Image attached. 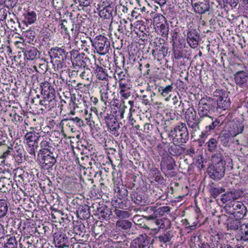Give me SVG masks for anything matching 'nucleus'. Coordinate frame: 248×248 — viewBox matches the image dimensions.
<instances>
[{"mask_svg":"<svg viewBox=\"0 0 248 248\" xmlns=\"http://www.w3.org/2000/svg\"><path fill=\"white\" fill-rule=\"evenodd\" d=\"M212 99L211 98H202L199 103L198 114L200 116L197 118L196 111L193 107L187 108L185 112V119L189 128L197 131L200 129L199 124L204 117H208L212 120V117L209 116L212 108Z\"/></svg>","mask_w":248,"mask_h":248,"instance_id":"obj_1","label":"nucleus"},{"mask_svg":"<svg viewBox=\"0 0 248 248\" xmlns=\"http://www.w3.org/2000/svg\"><path fill=\"white\" fill-rule=\"evenodd\" d=\"M212 165L208 168L210 177L214 180H219L224 177L225 171V163L223 156L218 153L212 157Z\"/></svg>","mask_w":248,"mask_h":248,"instance_id":"obj_2","label":"nucleus"},{"mask_svg":"<svg viewBox=\"0 0 248 248\" xmlns=\"http://www.w3.org/2000/svg\"><path fill=\"white\" fill-rule=\"evenodd\" d=\"M170 134L173 137V141L176 144L185 143L188 140V132L184 123H182L175 127L171 131Z\"/></svg>","mask_w":248,"mask_h":248,"instance_id":"obj_3","label":"nucleus"},{"mask_svg":"<svg viewBox=\"0 0 248 248\" xmlns=\"http://www.w3.org/2000/svg\"><path fill=\"white\" fill-rule=\"evenodd\" d=\"M31 131L27 132L24 137V143L27 146L29 154L35 155V150L38 147V140L40 137L38 132H36L34 128H31Z\"/></svg>","mask_w":248,"mask_h":248,"instance_id":"obj_4","label":"nucleus"},{"mask_svg":"<svg viewBox=\"0 0 248 248\" xmlns=\"http://www.w3.org/2000/svg\"><path fill=\"white\" fill-rule=\"evenodd\" d=\"M92 44L97 52L100 55L107 53L110 48L109 41L106 37L101 35L96 36Z\"/></svg>","mask_w":248,"mask_h":248,"instance_id":"obj_5","label":"nucleus"},{"mask_svg":"<svg viewBox=\"0 0 248 248\" xmlns=\"http://www.w3.org/2000/svg\"><path fill=\"white\" fill-rule=\"evenodd\" d=\"M170 211V207L168 206H149L146 209L148 215L144 216V217L147 220H154L156 218L162 216L165 213Z\"/></svg>","mask_w":248,"mask_h":248,"instance_id":"obj_6","label":"nucleus"},{"mask_svg":"<svg viewBox=\"0 0 248 248\" xmlns=\"http://www.w3.org/2000/svg\"><path fill=\"white\" fill-rule=\"evenodd\" d=\"M214 96L218 97L217 108L218 111L225 110L229 108L231 101L226 93H223L222 91H216L214 93Z\"/></svg>","mask_w":248,"mask_h":248,"instance_id":"obj_7","label":"nucleus"},{"mask_svg":"<svg viewBox=\"0 0 248 248\" xmlns=\"http://www.w3.org/2000/svg\"><path fill=\"white\" fill-rule=\"evenodd\" d=\"M79 58H76V65L78 67L77 71V74L79 75L83 79L90 81L92 77L91 70L88 68H85V62L82 60H79Z\"/></svg>","mask_w":248,"mask_h":248,"instance_id":"obj_8","label":"nucleus"},{"mask_svg":"<svg viewBox=\"0 0 248 248\" xmlns=\"http://www.w3.org/2000/svg\"><path fill=\"white\" fill-rule=\"evenodd\" d=\"M229 213L237 218H242L246 214V208L241 202H236L231 206L226 207Z\"/></svg>","mask_w":248,"mask_h":248,"instance_id":"obj_9","label":"nucleus"},{"mask_svg":"<svg viewBox=\"0 0 248 248\" xmlns=\"http://www.w3.org/2000/svg\"><path fill=\"white\" fill-rule=\"evenodd\" d=\"M151 243V238L146 234H141L133 240L130 244L131 248H147Z\"/></svg>","mask_w":248,"mask_h":248,"instance_id":"obj_10","label":"nucleus"},{"mask_svg":"<svg viewBox=\"0 0 248 248\" xmlns=\"http://www.w3.org/2000/svg\"><path fill=\"white\" fill-rule=\"evenodd\" d=\"M242 195L243 192L242 191L233 189L227 191L225 194H222L220 200L223 203L227 202H232L242 197Z\"/></svg>","mask_w":248,"mask_h":248,"instance_id":"obj_11","label":"nucleus"},{"mask_svg":"<svg viewBox=\"0 0 248 248\" xmlns=\"http://www.w3.org/2000/svg\"><path fill=\"white\" fill-rule=\"evenodd\" d=\"M104 121L110 132H113L114 134L118 136L117 132L120 128V125L117 119L113 115L107 113L104 116Z\"/></svg>","mask_w":248,"mask_h":248,"instance_id":"obj_12","label":"nucleus"},{"mask_svg":"<svg viewBox=\"0 0 248 248\" xmlns=\"http://www.w3.org/2000/svg\"><path fill=\"white\" fill-rule=\"evenodd\" d=\"M187 40L189 46L192 48H195L198 45L200 35L197 31L190 28L187 32Z\"/></svg>","mask_w":248,"mask_h":248,"instance_id":"obj_13","label":"nucleus"},{"mask_svg":"<svg viewBox=\"0 0 248 248\" xmlns=\"http://www.w3.org/2000/svg\"><path fill=\"white\" fill-rule=\"evenodd\" d=\"M54 241L56 247L59 248L68 247L69 245V242L66 235L60 232L55 233Z\"/></svg>","mask_w":248,"mask_h":248,"instance_id":"obj_14","label":"nucleus"},{"mask_svg":"<svg viewBox=\"0 0 248 248\" xmlns=\"http://www.w3.org/2000/svg\"><path fill=\"white\" fill-rule=\"evenodd\" d=\"M192 3L195 12L203 14L208 11L210 8L209 2L207 0H199Z\"/></svg>","mask_w":248,"mask_h":248,"instance_id":"obj_15","label":"nucleus"},{"mask_svg":"<svg viewBox=\"0 0 248 248\" xmlns=\"http://www.w3.org/2000/svg\"><path fill=\"white\" fill-rule=\"evenodd\" d=\"M42 157L41 162L42 164V167L45 169H48L52 167L56 163V160L55 156L52 152L51 153H47L42 154Z\"/></svg>","mask_w":248,"mask_h":248,"instance_id":"obj_16","label":"nucleus"},{"mask_svg":"<svg viewBox=\"0 0 248 248\" xmlns=\"http://www.w3.org/2000/svg\"><path fill=\"white\" fill-rule=\"evenodd\" d=\"M100 93L101 100L104 102L106 106L109 104L111 102V96L109 93L110 92H109L108 82L101 86L100 89Z\"/></svg>","mask_w":248,"mask_h":248,"instance_id":"obj_17","label":"nucleus"},{"mask_svg":"<svg viewBox=\"0 0 248 248\" xmlns=\"http://www.w3.org/2000/svg\"><path fill=\"white\" fill-rule=\"evenodd\" d=\"M52 141L50 139L48 138H43L40 143V147L41 149L40 152L42 154H46L47 153H51L54 152L55 148L52 146Z\"/></svg>","mask_w":248,"mask_h":248,"instance_id":"obj_18","label":"nucleus"},{"mask_svg":"<svg viewBox=\"0 0 248 248\" xmlns=\"http://www.w3.org/2000/svg\"><path fill=\"white\" fill-rule=\"evenodd\" d=\"M229 133L232 137H234L241 133L244 129V125L239 122L232 123L230 125Z\"/></svg>","mask_w":248,"mask_h":248,"instance_id":"obj_19","label":"nucleus"},{"mask_svg":"<svg viewBox=\"0 0 248 248\" xmlns=\"http://www.w3.org/2000/svg\"><path fill=\"white\" fill-rule=\"evenodd\" d=\"M168 53V49L164 46H162L159 49L156 47L153 49L152 54L155 59L160 61L164 59Z\"/></svg>","mask_w":248,"mask_h":248,"instance_id":"obj_20","label":"nucleus"},{"mask_svg":"<svg viewBox=\"0 0 248 248\" xmlns=\"http://www.w3.org/2000/svg\"><path fill=\"white\" fill-rule=\"evenodd\" d=\"M151 221V225L152 228L151 229L156 230L159 229L166 228V223H169V220L165 218L161 219H155L154 220ZM148 229H150L149 227H147Z\"/></svg>","mask_w":248,"mask_h":248,"instance_id":"obj_21","label":"nucleus"},{"mask_svg":"<svg viewBox=\"0 0 248 248\" xmlns=\"http://www.w3.org/2000/svg\"><path fill=\"white\" fill-rule=\"evenodd\" d=\"M132 201L137 204L143 205L148 203L146 197L142 193H139L136 192H132L131 193Z\"/></svg>","mask_w":248,"mask_h":248,"instance_id":"obj_22","label":"nucleus"},{"mask_svg":"<svg viewBox=\"0 0 248 248\" xmlns=\"http://www.w3.org/2000/svg\"><path fill=\"white\" fill-rule=\"evenodd\" d=\"M23 52L27 60H33L36 58L38 51L33 46H28L23 48Z\"/></svg>","mask_w":248,"mask_h":248,"instance_id":"obj_23","label":"nucleus"},{"mask_svg":"<svg viewBox=\"0 0 248 248\" xmlns=\"http://www.w3.org/2000/svg\"><path fill=\"white\" fill-rule=\"evenodd\" d=\"M96 214L100 219H108L111 215V212L109 209L105 206H100L97 204Z\"/></svg>","mask_w":248,"mask_h":248,"instance_id":"obj_24","label":"nucleus"},{"mask_svg":"<svg viewBox=\"0 0 248 248\" xmlns=\"http://www.w3.org/2000/svg\"><path fill=\"white\" fill-rule=\"evenodd\" d=\"M41 88L42 95H46L48 97H54V90L50 83L44 82L41 84Z\"/></svg>","mask_w":248,"mask_h":248,"instance_id":"obj_25","label":"nucleus"},{"mask_svg":"<svg viewBox=\"0 0 248 248\" xmlns=\"http://www.w3.org/2000/svg\"><path fill=\"white\" fill-rule=\"evenodd\" d=\"M12 181L6 177L1 178L0 179V190L1 192L7 193L9 192L12 187Z\"/></svg>","mask_w":248,"mask_h":248,"instance_id":"obj_26","label":"nucleus"},{"mask_svg":"<svg viewBox=\"0 0 248 248\" xmlns=\"http://www.w3.org/2000/svg\"><path fill=\"white\" fill-rule=\"evenodd\" d=\"M51 57L63 60L66 57V53L62 47H55L51 48L50 52Z\"/></svg>","mask_w":248,"mask_h":248,"instance_id":"obj_27","label":"nucleus"},{"mask_svg":"<svg viewBox=\"0 0 248 248\" xmlns=\"http://www.w3.org/2000/svg\"><path fill=\"white\" fill-rule=\"evenodd\" d=\"M248 77L247 73L243 71H238L234 75L235 83L242 86L247 81Z\"/></svg>","mask_w":248,"mask_h":248,"instance_id":"obj_28","label":"nucleus"},{"mask_svg":"<svg viewBox=\"0 0 248 248\" xmlns=\"http://www.w3.org/2000/svg\"><path fill=\"white\" fill-rule=\"evenodd\" d=\"M174 162L171 157H167L163 159L160 163L162 170H170L174 169Z\"/></svg>","mask_w":248,"mask_h":248,"instance_id":"obj_29","label":"nucleus"},{"mask_svg":"<svg viewBox=\"0 0 248 248\" xmlns=\"http://www.w3.org/2000/svg\"><path fill=\"white\" fill-rule=\"evenodd\" d=\"M240 218H234L232 217H229L227 219L226 223V226L228 229L235 230H237L242 225Z\"/></svg>","mask_w":248,"mask_h":248,"instance_id":"obj_30","label":"nucleus"},{"mask_svg":"<svg viewBox=\"0 0 248 248\" xmlns=\"http://www.w3.org/2000/svg\"><path fill=\"white\" fill-rule=\"evenodd\" d=\"M114 10L111 6L104 7L99 12V16L104 19H111L113 16Z\"/></svg>","mask_w":248,"mask_h":248,"instance_id":"obj_31","label":"nucleus"},{"mask_svg":"<svg viewBox=\"0 0 248 248\" xmlns=\"http://www.w3.org/2000/svg\"><path fill=\"white\" fill-rule=\"evenodd\" d=\"M54 97H48L46 95H44L43 99L40 100L39 104L43 107L41 108V110H50L51 108V105Z\"/></svg>","mask_w":248,"mask_h":248,"instance_id":"obj_32","label":"nucleus"},{"mask_svg":"<svg viewBox=\"0 0 248 248\" xmlns=\"http://www.w3.org/2000/svg\"><path fill=\"white\" fill-rule=\"evenodd\" d=\"M19 242L20 248H30L32 246V240L30 236H21Z\"/></svg>","mask_w":248,"mask_h":248,"instance_id":"obj_33","label":"nucleus"},{"mask_svg":"<svg viewBox=\"0 0 248 248\" xmlns=\"http://www.w3.org/2000/svg\"><path fill=\"white\" fill-rule=\"evenodd\" d=\"M240 236L241 240L248 241V223L240 226Z\"/></svg>","mask_w":248,"mask_h":248,"instance_id":"obj_34","label":"nucleus"},{"mask_svg":"<svg viewBox=\"0 0 248 248\" xmlns=\"http://www.w3.org/2000/svg\"><path fill=\"white\" fill-rule=\"evenodd\" d=\"M149 174L156 182H160L162 180L159 170L155 168L151 169Z\"/></svg>","mask_w":248,"mask_h":248,"instance_id":"obj_35","label":"nucleus"},{"mask_svg":"<svg viewBox=\"0 0 248 248\" xmlns=\"http://www.w3.org/2000/svg\"><path fill=\"white\" fill-rule=\"evenodd\" d=\"M116 226L123 230H128L131 228L132 223L127 220H120L116 222Z\"/></svg>","mask_w":248,"mask_h":248,"instance_id":"obj_36","label":"nucleus"},{"mask_svg":"<svg viewBox=\"0 0 248 248\" xmlns=\"http://www.w3.org/2000/svg\"><path fill=\"white\" fill-rule=\"evenodd\" d=\"M25 18L28 23L32 24L36 20V14L34 11H28L25 15Z\"/></svg>","mask_w":248,"mask_h":248,"instance_id":"obj_37","label":"nucleus"},{"mask_svg":"<svg viewBox=\"0 0 248 248\" xmlns=\"http://www.w3.org/2000/svg\"><path fill=\"white\" fill-rule=\"evenodd\" d=\"M95 74L97 78L105 80L107 78V74L106 73L103 68L97 65L95 70Z\"/></svg>","mask_w":248,"mask_h":248,"instance_id":"obj_38","label":"nucleus"},{"mask_svg":"<svg viewBox=\"0 0 248 248\" xmlns=\"http://www.w3.org/2000/svg\"><path fill=\"white\" fill-rule=\"evenodd\" d=\"M17 242L15 236L10 237L7 239L4 248H17Z\"/></svg>","mask_w":248,"mask_h":248,"instance_id":"obj_39","label":"nucleus"},{"mask_svg":"<svg viewBox=\"0 0 248 248\" xmlns=\"http://www.w3.org/2000/svg\"><path fill=\"white\" fill-rule=\"evenodd\" d=\"M8 211V205L6 200H0V217L5 216Z\"/></svg>","mask_w":248,"mask_h":248,"instance_id":"obj_40","label":"nucleus"},{"mask_svg":"<svg viewBox=\"0 0 248 248\" xmlns=\"http://www.w3.org/2000/svg\"><path fill=\"white\" fill-rule=\"evenodd\" d=\"M217 144L218 142L216 139L214 138L210 139L206 143L208 150L210 152H214L217 149Z\"/></svg>","mask_w":248,"mask_h":248,"instance_id":"obj_41","label":"nucleus"},{"mask_svg":"<svg viewBox=\"0 0 248 248\" xmlns=\"http://www.w3.org/2000/svg\"><path fill=\"white\" fill-rule=\"evenodd\" d=\"M172 85H170L166 86V87H161L159 89V91L160 92L162 95L164 97L170 96V93L172 91Z\"/></svg>","mask_w":248,"mask_h":248,"instance_id":"obj_42","label":"nucleus"},{"mask_svg":"<svg viewBox=\"0 0 248 248\" xmlns=\"http://www.w3.org/2000/svg\"><path fill=\"white\" fill-rule=\"evenodd\" d=\"M172 237V235L170 232H167L164 234L159 235L158 237V239L160 242L166 243L169 242L171 240Z\"/></svg>","mask_w":248,"mask_h":248,"instance_id":"obj_43","label":"nucleus"},{"mask_svg":"<svg viewBox=\"0 0 248 248\" xmlns=\"http://www.w3.org/2000/svg\"><path fill=\"white\" fill-rule=\"evenodd\" d=\"M116 216L119 218H126L129 217V214L127 211L120 209H115L114 211Z\"/></svg>","mask_w":248,"mask_h":248,"instance_id":"obj_44","label":"nucleus"},{"mask_svg":"<svg viewBox=\"0 0 248 248\" xmlns=\"http://www.w3.org/2000/svg\"><path fill=\"white\" fill-rule=\"evenodd\" d=\"M224 191L225 189L222 187H215L212 188L211 194L213 197L216 198Z\"/></svg>","mask_w":248,"mask_h":248,"instance_id":"obj_45","label":"nucleus"},{"mask_svg":"<svg viewBox=\"0 0 248 248\" xmlns=\"http://www.w3.org/2000/svg\"><path fill=\"white\" fill-rule=\"evenodd\" d=\"M89 206L86 204H84L81 207L78 212L80 214H81L83 213L82 217H87L89 215Z\"/></svg>","mask_w":248,"mask_h":248,"instance_id":"obj_46","label":"nucleus"},{"mask_svg":"<svg viewBox=\"0 0 248 248\" xmlns=\"http://www.w3.org/2000/svg\"><path fill=\"white\" fill-rule=\"evenodd\" d=\"M119 86L120 90H128L130 89L128 81L125 79L119 81Z\"/></svg>","mask_w":248,"mask_h":248,"instance_id":"obj_47","label":"nucleus"},{"mask_svg":"<svg viewBox=\"0 0 248 248\" xmlns=\"http://www.w3.org/2000/svg\"><path fill=\"white\" fill-rule=\"evenodd\" d=\"M160 31L162 35L166 36L169 31V26L167 23L161 24L159 26Z\"/></svg>","mask_w":248,"mask_h":248,"instance_id":"obj_48","label":"nucleus"},{"mask_svg":"<svg viewBox=\"0 0 248 248\" xmlns=\"http://www.w3.org/2000/svg\"><path fill=\"white\" fill-rule=\"evenodd\" d=\"M212 122L211 124L206 126V129L210 131L214 130L217 126L219 124L220 122L218 119H216L215 121L212 120Z\"/></svg>","mask_w":248,"mask_h":248,"instance_id":"obj_49","label":"nucleus"},{"mask_svg":"<svg viewBox=\"0 0 248 248\" xmlns=\"http://www.w3.org/2000/svg\"><path fill=\"white\" fill-rule=\"evenodd\" d=\"M119 93L122 99H126L130 96V93L128 90H120Z\"/></svg>","mask_w":248,"mask_h":248,"instance_id":"obj_50","label":"nucleus"},{"mask_svg":"<svg viewBox=\"0 0 248 248\" xmlns=\"http://www.w3.org/2000/svg\"><path fill=\"white\" fill-rule=\"evenodd\" d=\"M169 151L171 155H178L180 154L179 148L176 146H170L169 148Z\"/></svg>","mask_w":248,"mask_h":248,"instance_id":"obj_51","label":"nucleus"},{"mask_svg":"<svg viewBox=\"0 0 248 248\" xmlns=\"http://www.w3.org/2000/svg\"><path fill=\"white\" fill-rule=\"evenodd\" d=\"M125 77V75L123 71H116V73L115 75V78L116 79L118 80L119 81L122 80H124Z\"/></svg>","mask_w":248,"mask_h":248,"instance_id":"obj_52","label":"nucleus"},{"mask_svg":"<svg viewBox=\"0 0 248 248\" xmlns=\"http://www.w3.org/2000/svg\"><path fill=\"white\" fill-rule=\"evenodd\" d=\"M17 154H15V159L18 163H21L22 161V149L19 148L16 150Z\"/></svg>","mask_w":248,"mask_h":248,"instance_id":"obj_53","label":"nucleus"},{"mask_svg":"<svg viewBox=\"0 0 248 248\" xmlns=\"http://www.w3.org/2000/svg\"><path fill=\"white\" fill-rule=\"evenodd\" d=\"M69 121L71 123L76 124L78 126H80L83 124V121L78 117H75L70 119Z\"/></svg>","mask_w":248,"mask_h":248,"instance_id":"obj_54","label":"nucleus"},{"mask_svg":"<svg viewBox=\"0 0 248 248\" xmlns=\"http://www.w3.org/2000/svg\"><path fill=\"white\" fill-rule=\"evenodd\" d=\"M92 0H79V6L83 7H87L91 3Z\"/></svg>","mask_w":248,"mask_h":248,"instance_id":"obj_55","label":"nucleus"},{"mask_svg":"<svg viewBox=\"0 0 248 248\" xmlns=\"http://www.w3.org/2000/svg\"><path fill=\"white\" fill-rule=\"evenodd\" d=\"M152 127L153 126L152 124L147 123L145 124L144 125V132L149 133V131H151Z\"/></svg>","mask_w":248,"mask_h":248,"instance_id":"obj_56","label":"nucleus"},{"mask_svg":"<svg viewBox=\"0 0 248 248\" xmlns=\"http://www.w3.org/2000/svg\"><path fill=\"white\" fill-rule=\"evenodd\" d=\"M127 117L128 118V122H129V123L131 125H133L134 124V123H135L136 121L132 117V112H129Z\"/></svg>","mask_w":248,"mask_h":248,"instance_id":"obj_57","label":"nucleus"},{"mask_svg":"<svg viewBox=\"0 0 248 248\" xmlns=\"http://www.w3.org/2000/svg\"><path fill=\"white\" fill-rule=\"evenodd\" d=\"M126 108V107L123 105V108H121V109L119 111L120 115H119V118L120 119L124 118V108Z\"/></svg>","mask_w":248,"mask_h":248,"instance_id":"obj_58","label":"nucleus"},{"mask_svg":"<svg viewBox=\"0 0 248 248\" xmlns=\"http://www.w3.org/2000/svg\"><path fill=\"white\" fill-rule=\"evenodd\" d=\"M238 1L239 0H229V2L231 6L234 8L237 6Z\"/></svg>","mask_w":248,"mask_h":248,"instance_id":"obj_59","label":"nucleus"},{"mask_svg":"<svg viewBox=\"0 0 248 248\" xmlns=\"http://www.w3.org/2000/svg\"><path fill=\"white\" fill-rule=\"evenodd\" d=\"M15 44L17 46V47L21 49L22 51L23 50V48H25L24 45L21 42L16 41L15 42Z\"/></svg>","mask_w":248,"mask_h":248,"instance_id":"obj_60","label":"nucleus"},{"mask_svg":"<svg viewBox=\"0 0 248 248\" xmlns=\"http://www.w3.org/2000/svg\"><path fill=\"white\" fill-rule=\"evenodd\" d=\"M127 23H128L127 21L124 19H123L122 21H121V25L124 24V27L125 30L127 31H129L128 29L127 28V26H126V24H127Z\"/></svg>","mask_w":248,"mask_h":248,"instance_id":"obj_61","label":"nucleus"},{"mask_svg":"<svg viewBox=\"0 0 248 248\" xmlns=\"http://www.w3.org/2000/svg\"><path fill=\"white\" fill-rule=\"evenodd\" d=\"M146 97L147 96L146 95H143L142 97V102L146 105L148 104L149 103L148 99H147Z\"/></svg>","mask_w":248,"mask_h":248,"instance_id":"obj_62","label":"nucleus"},{"mask_svg":"<svg viewBox=\"0 0 248 248\" xmlns=\"http://www.w3.org/2000/svg\"><path fill=\"white\" fill-rule=\"evenodd\" d=\"M230 135V133L229 134L226 133V134H223V135H222L220 137L221 140L222 141L223 140V139H224L227 140V142H228L229 140V138Z\"/></svg>","mask_w":248,"mask_h":248,"instance_id":"obj_63","label":"nucleus"},{"mask_svg":"<svg viewBox=\"0 0 248 248\" xmlns=\"http://www.w3.org/2000/svg\"><path fill=\"white\" fill-rule=\"evenodd\" d=\"M106 115L104 113V112H101L98 114H97V116L99 119H102V120L104 121V116Z\"/></svg>","mask_w":248,"mask_h":248,"instance_id":"obj_64","label":"nucleus"}]
</instances>
